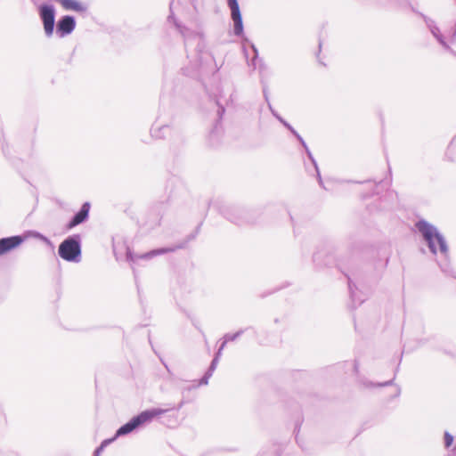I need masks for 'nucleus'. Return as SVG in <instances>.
Listing matches in <instances>:
<instances>
[{
	"instance_id": "obj_15",
	"label": "nucleus",
	"mask_w": 456,
	"mask_h": 456,
	"mask_svg": "<svg viewBox=\"0 0 456 456\" xmlns=\"http://www.w3.org/2000/svg\"><path fill=\"white\" fill-rule=\"evenodd\" d=\"M175 248H160L159 250H153V251H151L150 253H147L145 255L142 256V257H151V256H157V255H159V254H164V253H167V252H172L174 251Z\"/></svg>"
},
{
	"instance_id": "obj_2",
	"label": "nucleus",
	"mask_w": 456,
	"mask_h": 456,
	"mask_svg": "<svg viewBox=\"0 0 456 456\" xmlns=\"http://www.w3.org/2000/svg\"><path fill=\"white\" fill-rule=\"evenodd\" d=\"M167 410L160 408H152L142 411L137 416L132 418L127 423L120 427L116 432V437L127 435L134 431L135 428L144 426L153 420L156 417L166 413Z\"/></svg>"
},
{
	"instance_id": "obj_28",
	"label": "nucleus",
	"mask_w": 456,
	"mask_h": 456,
	"mask_svg": "<svg viewBox=\"0 0 456 456\" xmlns=\"http://www.w3.org/2000/svg\"><path fill=\"white\" fill-rule=\"evenodd\" d=\"M390 383H391V381H388V382H385V383H384V384H382V385H383V386H387V385H388V384H390Z\"/></svg>"
},
{
	"instance_id": "obj_19",
	"label": "nucleus",
	"mask_w": 456,
	"mask_h": 456,
	"mask_svg": "<svg viewBox=\"0 0 456 456\" xmlns=\"http://www.w3.org/2000/svg\"><path fill=\"white\" fill-rule=\"evenodd\" d=\"M453 443V436L449 433H444V445L445 447H450Z\"/></svg>"
},
{
	"instance_id": "obj_27",
	"label": "nucleus",
	"mask_w": 456,
	"mask_h": 456,
	"mask_svg": "<svg viewBox=\"0 0 456 456\" xmlns=\"http://www.w3.org/2000/svg\"><path fill=\"white\" fill-rule=\"evenodd\" d=\"M264 94H265V100L267 101V94H266L265 90H264Z\"/></svg>"
},
{
	"instance_id": "obj_14",
	"label": "nucleus",
	"mask_w": 456,
	"mask_h": 456,
	"mask_svg": "<svg viewBox=\"0 0 456 456\" xmlns=\"http://www.w3.org/2000/svg\"><path fill=\"white\" fill-rule=\"evenodd\" d=\"M348 288H349L350 297H351L354 304L360 305L361 303H362L364 301V298L360 295L358 296L356 291L354 289V286L352 284V281L350 278H348Z\"/></svg>"
},
{
	"instance_id": "obj_5",
	"label": "nucleus",
	"mask_w": 456,
	"mask_h": 456,
	"mask_svg": "<svg viewBox=\"0 0 456 456\" xmlns=\"http://www.w3.org/2000/svg\"><path fill=\"white\" fill-rule=\"evenodd\" d=\"M231 9V16L234 25V34L241 36L243 34L242 18L237 0H227Z\"/></svg>"
},
{
	"instance_id": "obj_4",
	"label": "nucleus",
	"mask_w": 456,
	"mask_h": 456,
	"mask_svg": "<svg viewBox=\"0 0 456 456\" xmlns=\"http://www.w3.org/2000/svg\"><path fill=\"white\" fill-rule=\"evenodd\" d=\"M40 17L44 24L45 33L51 37L54 28L55 10L53 5L45 4L40 7Z\"/></svg>"
},
{
	"instance_id": "obj_24",
	"label": "nucleus",
	"mask_w": 456,
	"mask_h": 456,
	"mask_svg": "<svg viewBox=\"0 0 456 456\" xmlns=\"http://www.w3.org/2000/svg\"><path fill=\"white\" fill-rule=\"evenodd\" d=\"M217 114L219 116V118H222L223 115L224 114V108L222 106H219V109L217 110Z\"/></svg>"
},
{
	"instance_id": "obj_9",
	"label": "nucleus",
	"mask_w": 456,
	"mask_h": 456,
	"mask_svg": "<svg viewBox=\"0 0 456 456\" xmlns=\"http://www.w3.org/2000/svg\"><path fill=\"white\" fill-rule=\"evenodd\" d=\"M427 24L432 33V35L437 39V41L447 50H451L445 37L441 34L439 28L431 20H427Z\"/></svg>"
},
{
	"instance_id": "obj_6",
	"label": "nucleus",
	"mask_w": 456,
	"mask_h": 456,
	"mask_svg": "<svg viewBox=\"0 0 456 456\" xmlns=\"http://www.w3.org/2000/svg\"><path fill=\"white\" fill-rule=\"evenodd\" d=\"M76 27L74 17L66 15L63 16L57 23L56 33L60 37L69 35Z\"/></svg>"
},
{
	"instance_id": "obj_21",
	"label": "nucleus",
	"mask_w": 456,
	"mask_h": 456,
	"mask_svg": "<svg viewBox=\"0 0 456 456\" xmlns=\"http://www.w3.org/2000/svg\"><path fill=\"white\" fill-rule=\"evenodd\" d=\"M169 130L168 126H162L159 130H152V135L156 138H161L160 132Z\"/></svg>"
},
{
	"instance_id": "obj_8",
	"label": "nucleus",
	"mask_w": 456,
	"mask_h": 456,
	"mask_svg": "<svg viewBox=\"0 0 456 456\" xmlns=\"http://www.w3.org/2000/svg\"><path fill=\"white\" fill-rule=\"evenodd\" d=\"M22 238L20 236H12L8 238H4L0 240V256L16 247H18L22 242Z\"/></svg>"
},
{
	"instance_id": "obj_7",
	"label": "nucleus",
	"mask_w": 456,
	"mask_h": 456,
	"mask_svg": "<svg viewBox=\"0 0 456 456\" xmlns=\"http://www.w3.org/2000/svg\"><path fill=\"white\" fill-rule=\"evenodd\" d=\"M90 210V204L88 202H85L80 210L73 216V218L67 224V230H70L75 226L82 224L88 218V214Z\"/></svg>"
},
{
	"instance_id": "obj_13",
	"label": "nucleus",
	"mask_w": 456,
	"mask_h": 456,
	"mask_svg": "<svg viewBox=\"0 0 456 456\" xmlns=\"http://www.w3.org/2000/svg\"><path fill=\"white\" fill-rule=\"evenodd\" d=\"M218 362H219V360L217 358L214 357L208 371L205 373V375L202 377V379L200 381V385H207L208 383V379L212 376L213 372L215 371Z\"/></svg>"
},
{
	"instance_id": "obj_17",
	"label": "nucleus",
	"mask_w": 456,
	"mask_h": 456,
	"mask_svg": "<svg viewBox=\"0 0 456 456\" xmlns=\"http://www.w3.org/2000/svg\"><path fill=\"white\" fill-rule=\"evenodd\" d=\"M446 38L450 43H454L456 41V24H454L450 31L446 35Z\"/></svg>"
},
{
	"instance_id": "obj_22",
	"label": "nucleus",
	"mask_w": 456,
	"mask_h": 456,
	"mask_svg": "<svg viewBox=\"0 0 456 456\" xmlns=\"http://www.w3.org/2000/svg\"><path fill=\"white\" fill-rule=\"evenodd\" d=\"M116 436L113 437V438H110V439H105L102 442L101 445L100 446H102V449H104L105 446H107L109 444H110L111 442H113L115 439H116Z\"/></svg>"
},
{
	"instance_id": "obj_3",
	"label": "nucleus",
	"mask_w": 456,
	"mask_h": 456,
	"mask_svg": "<svg viewBox=\"0 0 456 456\" xmlns=\"http://www.w3.org/2000/svg\"><path fill=\"white\" fill-rule=\"evenodd\" d=\"M59 255L66 261L79 262L81 256L79 235H74L63 240L59 247Z\"/></svg>"
},
{
	"instance_id": "obj_11",
	"label": "nucleus",
	"mask_w": 456,
	"mask_h": 456,
	"mask_svg": "<svg viewBox=\"0 0 456 456\" xmlns=\"http://www.w3.org/2000/svg\"><path fill=\"white\" fill-rule=\"evenodd\" d=\"M242 334V330H240L234 334H225L223 338V342L220 346V347L218 348L215 357L217 358L218 360L220 359L221 355H222V352L224 350V348L225 347L226 344L229 342V341H234L235 339H237L240 335Z\"/></svg>"
},
{
	"instance_id": "obj_25",
	"label": "nucleus",
	"mask_w": 456,
	"mask_h": 456,
	"mask_svg": "<svg viewBox=\"0 0 456 456\" xmlns=\"http://www.w3.org/2000/svg\"><path fill=\"white\" fill-rule=\"evenodd\" d=\"M103 451L102 449V446H99L98 448H96V450L94 451V456H100L101 452Z\"/></svg>"
},
{
	"instance_id": "obj_10",
	"label": "nucleus",
	"mask_w": 456,
	"mask_h": 456,
	"mask_svg": "<svg viewBox=\"0 0 456 456\" xmlns=\"http://www.w3.org/2000/svg\"><path fill=\"white\" fill-rule=\"evenodd\" d=\"M296 138L300 142V143L302 144V146L305 148V151H306V154L309 158V159L312 161V163L314 164V167H315V170H316V173H317V177H318V181H319V183L321 185H322V177H321V174H320V171H319V168H318V166H317V163L312 154V152L310 151V150L308 149L305 142L304 141V139L300 136V134L297 132L295 134Z\"/></svg>"
},
{
	"instance_id": "obj_26",
	"label": "nucleus",
	"mask_w": 456,
	"mask_h": 456,
	"mask_svg": "<svg viewBox=\"0 0 456 456\" xmlns=\"http://www.w3.org/2000/svg\"><path fill=\"white\" fill-rule=\"evenodd\" d=\"M126 258H127L128 261H134V257H133L131 252H127Z\"/></svg>"
},
{
	"instance_id": "obj_16",
	"label": "nucleus",
	"mask_w": 456,
	"mask_h": 456,
	"mask_svg": "<svg viewBox=\"0 0 456 456\" xmlns=\"http://www.w3.org/2000/svg\"><path fill=\"white\" fill-rule=\"evenodd\" d=\"M269 108L272 110L273 114L286 126L293 134L297 133V131L288 123L286 122L282 118H281L279 115H277L272 109L271 105L269 104Z\"/></svg>"
},
{
	"instance_id": "obj_12",
	"label": "nucleus",
	"mask_w": 456,
	"mask_h": 456,
	"mask_svg": "<svg viewBox=\"0 0 456 456\" xmlns=\"http://www.w3.org/2000/svg\"><path fill=\"white\" fill-rule=\"evenodd\" d=\"M61 4L66 10L83 12L86 8L76 0H61Z\"/></svg>"
},
{
	"instance_id": "obj_1",
	"label": "nucleus",
	"mask_w": 456,
	"mask_h": 456,
	"mask_svg": "<svg viewBox=\"0 0 456 456\" xmlns=\"http://www.w3.org/2000/svg\"><path fill=\"white\" fill-rule=\"evenodd\" d=\"M416 226L422 233L430 251L434 255L440 254L444 258V263H440L439 265L444 272H448L449 265L447 263V259L449 249L444 237L438 232L436 227L424 220L419 221Z\"/></svg>"
},
{
	"instance_id": "obj_18",
	"label": "nucleus",
	"mask_w": 456,
	"mask_h": 456,
	"mask_svg": "<svg viewBox=\"0 0 456 456\" xmlns=\"http://www.w3.org/2000/svg\"><path fill=\"white\" fill-rule=\"evenodd\" d=\"M228 219H230L232 222L237 224H243L245 223H247L245 220H243L240 216H238L237 215L235 214H231L229 216H228Z\"/></svg>"
},
{
	"instance_id": "obj_23",
	"label": "nucleus",
	"mask_w": 456,
	"mask_h": 456,
	"mask_svg": "<svg viewBox=\"0 0 456 456\" xmlns=\"http://www.w3.org/2000/svg\"><path fill=\"white\" fill-rule=\"evenodd\" d=\"M252 48H253V51L255 53V57L253 58V63L252 64H253L254 68L256 69V59L257 57V50H256V48L254 45L252 46Z\"/></svg>"
},
{
	"instance_id": "obj_20",
	"label": "nucleus",
	"mask_w": 456,
	"mask_h": 456,
	"mask_svg": "<svg viewBox=\"0 0 456 456\" xmlns=\"http://www.w3.org/2000/svg\"><path fill=\"white\" fill-rule=\"evenodd\" d=\"M168 19H173L174 22H175V25L178 28L180 33L184 35V32H185V30H187V28L184 26H182L177 20H175V17H174L173 13H171L169 15Z\"/></svg>"
}]
</instances>
